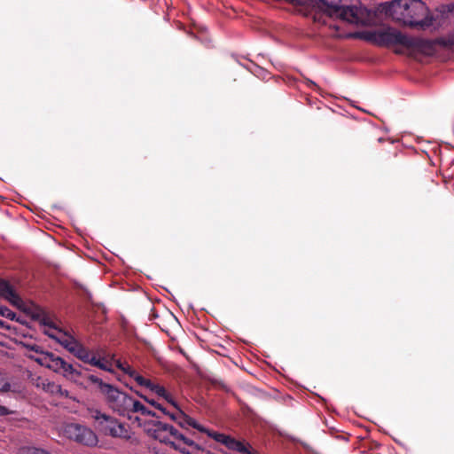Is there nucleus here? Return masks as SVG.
Wrapping results in <instances>:
<instances>
[{"instance_id":"obj_1","label":"nucleus","mask_w":454,"mask_h":454,"mask_svg":"<svg viewBox=\"0 0 454 454\" xmlns=\"http://www.w3.org/2000/svg\"><path fill=\"white\" fill-rule=\"evenodd\" d=\"M87 380L97 385L100 394L108 407L119 416L126 418L133 425L143 427L150 420H143L141 416H151L159 419V416L153 411L145 407L140 401L137 400L128 393L120 390L114 385L104 382L100 378L93 374H89Z\"/></svg>"},{"instance_id":"obj_2","label":"nucleus","mask_w":454,"mask_h":454,"mask_svg":"<svg viewBox=\"0 0 454 454\" xmlns=\"http://www.w3.org/2000/svg\"><path fill=\"white\" fill-rule=\"evenodd\" d=\"M386 4L385 12L405 26L426 29L433 25V17L421 0H395Z\"/></svg>"},{"instance_id":"obj_3","label":"nucleus","mask_w":454,"mask_h":454,"mask_svg":"<svg viewBox=\"0 0 454 454\" xmlns=\"http://www.w3.org/2000/svg\"><path fill=\"white\" fill-rule=\"evenodd\" d=\"M145 432L155 440L170 445L183 454H198L204 450L194 440L179 432L173 426L160 420H150L145 424Z\"/></svg>"},{"instance_id":"obj_4","label":"nucleus","mask_w":454,"mask_h":454,"mask_svg":"<svg viewBox=\"0 0 454 454\" xmlns=\"http://www.w3.org/2000/svg\"><path fill=\"white\" fill-rule=\"evenodd\" d=\"M357 37L380 47L402 45L406 49L423 51L431 46L429 41L410 37L390 27H378L358 33Z\"/></svg>"},{"instance_id":"obj_5","label":"nucleus","mask_w":454,"mask_h":454,"mask_svg":"<svg viewBox=\"0 0 454 454\" xmlns=\"http://www.w3.org/2000/svg\"><path fill=\"white\" fill-rule=\"evenodd\" d=\"M356 0H319L322 16L336 18L349 23H357L359 17L355 6Z\"/></svg>"},{"instance_id":"obj_6","label":"nucleus","mask_w":454,"mask_h":454,"mask_svg":"<svg viewBox=\"0 0 454 454\" xmlns=\"http://www.w3.org/2000/svg\"><path fill=\"white\" fill-rule=\"evenodd\" d=\"M93 418L97 422L98 429L103 434L127 440L130 438L128 428L116 418L99 411H95Z\"/></svg>"},{"instance_id":"obj_7","label":"nucleus","mask_w":454,"mask_h":454,"mask_svg":"<svg viewBox=\"0 0 454 454\" xmlns=\"http://www.w3.org/2000/svg\"><path fill=\"white\" fill-rule=\"evenodd\" d=\"M63 434L70 441L87 447H95L98 442L97 434L88 427L79 423H67Z\"/></svg>"},{"instance_id":"obj_8","label":"nucleus","mask_w":454,"mask_h":454,"mask_svg":"<svg viewBox=\"0 0 454 454\" xmlns=\"http://www.w3.org/2000/svg\"><path fill=\"white\" fill-rule=\"evenodd\" d=\"M43 333L51 339L57 340L70 353L74 351V349L79 343L73 336H71L66 332H63L61 329L58 330V332L56 333L50 331H44Z\"/></svg>"},{"instance_id":"obj_9","label":"nucleus","mask_w":454,"mask_h":454,"mask_svg":"<svg viewBox=\"0 0 454 454\" xmlns=\"http://www.w3.org/2000/svg\"><path fill=\"white\" fill-rule=\"evenodd\" d=\"M35 361L55 372H60L61 367L65 364V360L60 356H56L51 352H45L40 357L36 358Z\"/></svg>"},{"instance_id":"obj_10","label":"nucleus","mask_w":454,"mask_h":454,"mask_svg":"<svg viewBox=\"0 0 454 454\" xmlns=\"http://www.w3.org/2000/svg\"><path fill=\"white\" fill-rule=\"evenodd\" d=\"M0 296L7 300L11 304L20 307L22 301L14 291L9 282L0 279Z\"/></svg>"},{"instance_id":"obj_11","label":"nucleus","mask_w":454,"mask_h":454,"mask_svg":"<svg viewBox=\"0 0 454 454\" xmlns=\"http://www.w3.org/2000/svg\"><path fill=\"white\" fill-rule=\"evenodd\" d=\"M221 443L223 444L228 450L238 451L243 454H257L256 451L251 450L247 445L233 438L231 435L226 434L225 436H221Z\"/></svg>"},{"instance_id":"obj_12","label":"nucleus","mask_w":454,"mask_h":454,"mask_svg":"<svg viewBox=\"0 0 454 454\" xmlns=\"http://www.w3.org/2000/svg\"><path fill=\"white\" fill-rule=\"evenodd\" d=\"M188 427H192L201 433L207 434V436H209L210 438L214 439L215 442H220V443H221V440H222V437H220V436L226 435L224 434L210 430V429L201 426L200 424H199L195 419H193L191 417H189V419H188Z\"/></svg>"},{"instance_id":"obj_13","label":"nucleus","mask_w":454,"mask_h":454,"mask_svg":"<svg viewBox=\"0 0 454 454\" xmlns=\"http://www.w3.org/2000/svg\"><path fill=\"white\" fill-rule=\"evenodd\" d=\"M170 414V419L176 422L182 428L187 430L189 416L186 415L178 406Z\"/></svg>"},{"instance_id":"obj_14","label":"nucleus","mask_w":454,"mask_h":454,"mask_svg":"<svg viewBox=\"0 0 454 454\" xmlns=\"http://www.w3.org/2000/svg\"><path fill=\"white\" fill-rule=\"evenodd\" d=\"M157 395L165 399L169 404H171L174 408H177V403L174 400L173 396L166 390V388L158 384H154L153 388L151 389Z\"/></svg>"},{"instance_id":"obj_15","label":"nucleus","mask_w":454,"mask_h":454,"mask_svg":"<svg viewBox=\"0 0 454 454\" xmlns=\"http://www.w3.org/2000/svg\"><path fill=\"white\" fill-rule=\"evenodd\" d=\"M35 318L38 319L41 323V325H43V326L47 327V329H45L44 331H50V332H58V330H59V328L57 327V325H55V323L52 321V319L45 315L44 313H41V314H36L34 316Z\"/></svg>"},{"instance_id":"obj_16","label":"nucleus","mask_w":454,"mask_h":454,"mask_svg":"<svg viewBox=\"0 0 454 454\" xmlns=\"http://www.w3.org/2000/svg\"><path fill=\"white\" fill-rule=\"evenodd\" d=\"M59 373H62L66 378L76 380L79 376H81V372H78L72 364L67 363L65 361V364L61 367V371Z\"/></svg>"},{"instance_id":"obj_17","label":"nucleus","mask_w":454,"mask_h":454,"mask_svg":"<svg viewBox=\"0 0 454 454\" xmlns=\"http://www.w3.org/2000/svg\"><path fill=\"white\" fill-rule=\"evenodd\" d=\"M44 389L51 394L59 395L62 397H70L68 390L62 388L60 385L55 384L54 382H49Z\"/></svg>"},{"instance_id":"obj_18","label":"nucleus","mask_w":454,"mask_h":454,"mask_svg":"<svg viewBox=\"0 0 454 454\" xmlns=\"http://www.w3.org/2000/svg\"><path fill=\"white\" fill-rule=\"evenodd\" d=\"M73 355H74L77 358L82 360L83 363H86L89 361V356L91 354V352L84 348L80 342L76 346V348L72 352Z\"/></svg>"},{"instance_id":"obj_19","label":"nucleus","mask_w":454,"mask_h":454,"mask_svg":"<svg viewBox=\"0 0 454 454\" xmlns=\"http://www.w3.org/2000/svg\"><path fill=\"white\" fill-rule=\"evenodd\" d=\"M19 452L20 454H51L49 451L43 449L29 446L20 448Z\"/></svg>"},{"instance_id":"obj_20","label":"nucleus","mask_w":454,"mask_h":454,"mask_svg":"<svg viewBox=\"0 0 454 454\" xmlns=\"http://www.w3.org/2000/svg\"><path fill=\"white\" fill-rule=\"evenodd\" d=\"M135 381L139 386L145 387L146 388H148L150 390L153 388V387L154 385V383H153L150 380H147V379L144 378L140 374H136Z\"/></svg>"},{"instance_id":"obj_21","label":"nucleus","mask_w":454,"mask_h":454,"mask_svg":"<svg viewBox=\"0 0 454 454\" xmlns=\"http://www.w3.org/2000/svg\"><path fill=\"white\" fill-rule=\"evenodd\" d=\"M0 316H3L11 320L16 319V314L9 309L7 307L0 306Z\"/></svg>"},{"instance_id":"obj_22","label":"nucleus","mask_w":454,"mask_h":454,"mask_svg":"<svg viewBox=\"0 0 454 454\" xmlns=\"http://www.w3.org/2000/svg\"><path fill=\"white\" fill-rule=\"evenodd\" d=\"M11 388L10 383L4 375L0 374V392H8Z\"/></svg>"},{"instance_id":"obj_23","label":"nucleus","mask_w":454,"mask_h":454,"mask_svg":"<svg viewBox=\"0 0 454 454\" xmlns=\"http://www.w3.org/2000/svg\"><path fill=\"white\" fill-rule=\"evenodd\" d=\"M117 367L122 370L125 373L129 374L131 378L135 380L136 374H138L134 369H132L129 365L127 367L122 366V364L118 362Z\"/></svg>"},{"instance_id":"obj_24","label":"nucleus","mask_w":454,"mask_h":454,"mask_svg":"<svg viewBox=\"0 0 454 454\" xmlns=\"http://www.w3.org/2000/svg\"><path fill=\"white\" fill-rule=\"evenodd\" d=\"M117 367L122 370L125 373L129 374L131 378L135 380L136 374H138L134 369H132L129 365L127 367L122 366V364L118 362Z\"/></svg>"},{"instance_id":"obj_25","label":"nucleus","mask_w":454,"mask_h":454,"mask_svg":"<svg viewBox=\"0 0 454 454\" xmlns=\"http://www.w3.org/2000/svg\"><path fill=\"white\" fill-rule=\"evenodd\" d=\"M100 359L101 358H98L96 355L91 352V354L89 356V361H87L86 364H89L96 367L100 366Z\"/></svg>"},{"instance_id":"obj_26","label":"nucleus","mask_w":454,"mask_h":454,"mask_svg":"<svg viewBox=\"0 0 454 454\" xmlns=\"http://www.w3.org/2000/svg\"><path fill=\"white\" fill-rule=\"evenodd\" d=\"M304 81H305L307 86L309 88L312 89L313 90L317 91V90H320L319 86L315 82H313L312 80H310V79H309L307 77H304Z\"/></svg>"},{"instance_id":"obj_27","label":"nucleus","mask_w":454,"mask_h":454,"mask_svg":"<svg viewBox=\"0 0 454 454\" xmlns=\"http://www.w3.org/2000/svg\"><path fill=\"white\" fill-rule=\"evenodd\" d=\"M100 366L97 367L106 372H112L110 364H108V363L105 359H100Z\"/></svg>"},{"instance_id":"obj_28","label":"nucleus","mask_w":454,"mask_h":454,"mask_svg":"<svg viewBox=\"0 0 454 454\" xmlns=\"http://www.w3.org/2000/svg\"><path fill=\"white\" fill-rule=\"evenodd\" d=\"M13 413H14L13 411H11L7 407L0 404V416H6V415L13 414Z\"/></svg>"},{"instance_id":"obj_29","label":"nucleus","mask_w":454,"mask_h":454,"mask_svg":"<svg viewBox=\"0 0 454 454\" xmlns=\"http://www.w3.org/2000/svg\"><path fill=\"white\" fill-rule=\"evenodd\" d=\"M156 409L160 411L163 414L168 416L170 418V414L172 411H168L166 407H164L162 404L158 403Z\"/></svg>"},{"instance_id":"obj_30","label":"nucleus","mask_w":454,"mask_h":454,"mask_svg":"<svg viewBox=\"0 0 454 454\" xmlns=\"http://www.w3.org/2000/svg\"><path fill=\"white\" fill-rule=\"evenodd\" d=\"M444 44L446 46H454V33L452 35H450L449 37L444 42Z\"/></svg>"},{"instance_id":"obj_31","label":"nucleus","mask_w":454,"mask_h":454,"mask_svg":"<svg viewBox=\"0 0 454 454\" xmlns=\"http://www.w3.org/2000/svg\"><path fill=\"white\" fill-rule=\"evenodd\" d=\"M27 348H28L30 350H33V351H35V352H36V353H40L42 356H43V354H44V353H45V352H43V351L41 350V348H40L39 346H37V345H28V346H27Z\"/></svg>"},{"instance_id":"obj_32","label":"nucleus","mask_w":454,"mask_h":454,"mask_svg":"<svg viewBox=\"0 0 454 454\" xmlns=\"http://www.w3.org/2000/svg\"><path fill=\"white\" fill-rule=\"evenodd\" d=\"M139 396H141L142 398H144V399H145V401H146L148 403H150L152 406H153V407H155V408L157 407V404L159 403L158 402H156V401H154V400H153V399H149V398H147V397L144 396L143 395H139Z\"/></svg>"},{"instance_id":"obj_33","label":"nucleus","mask_w":454,"mask_h":454,"mask_svg":"<svg viewBox=\"0 0 454 454\" xmlns=\"http://www.w3.org/2000/svg\"><path fill=\"white\" fill-rule=\"evenodd\" d=\"M290 440H291L292 442H299V443H301V444L302 445V447H303V448H305V449H307V450L309 449V445H308L306 442H301V441L298 440V439H297V438H295V437H290Z\"/></svg>"},{"instance_id":"obj_34","label":"nucleus","mask_w":454,"mask_h":454,"mask_svg":"<svg viewBox=\"0 0 454 454\" xmlns=\"http://www.w3.org/2000/svg\"><path fill=\"white\" fill-rule=\"evenodd\" d=\"M0 327L1 328H9L6 323L0 319Z\"/></svg>"},{"instance_id":"obj_35","label":"nucleus","mask_w":454,"mask_h":454,"mask_svg":"<svg viewBox=\"0 0 454 454\" xmlns=\"http://www.w3.org/2000/svg\"><path fill=\"white\" fill-rule=\"evenodd\" d=\"M395 52L396 54H402V53H403V51H402L397 50V49L395 51Z\"/></svg>"},{"instance_id":"obj_36","label":"nucleus","mask_w":454,"mask_h":454,"mask_svg":"<svg viewBox=\"0 0 454 454\" xmlns=\"http://www.w3.org/2000/svg\"><path fill=\"white\" fill-rule=\"evenodd\" d=\"M378 140H379V142H382V141H384V138L380 137Z\"/></svg>"},{"instance_id":"obj_37","label":"nucleus","mask_w":454,"mask_h":454,"mask_svg":"<svg viewBox=\"0 0 454 454\" xmlns=\"http://www.w3.org/2000/svg\"><path fill=\"white\" fill-rule=\"evenodd\" d=\"M219 451L225 453L222 449H217Z\"/></svg>"},{"instance_id":"obj_38","label":"nucleus","mask_w":454,"mask_h":454,"mask_svg":"<svg viewBox=\"0 0 454 454\" xmlns=\"http://www.w3.org/2000/svg\"><path fill=\"white\" fill-rule=\"evenodd\" d=\"M314 20H317V18H314ZM318 21H320V18L318 19Z\"/></svg>"}]
</instances>
